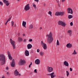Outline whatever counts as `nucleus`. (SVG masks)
<instances>
[{"label": "nucleus", "instance_id": "nucleus-1", "mask_svg": "<svg viewBox=\"0 0 78 78\" xmlns=\"http://www.w3.org/2000/svg\"><path fill=\"white\" fill-rule=\"evenodd\" d=\"M6 61V58L5 55L3 54H0V64L1 66H3L5 64Z\"/></svg>", "mask_w": 78, "mask_h": 78}, {"label": "nucleus", "instance_id": "nucleus-2", "mask_svg": "<svg viewBox=\"0 0 78 78\" xmlns=\"http://www.w3.org/2000/svg\"><path fill=\"white\" fill-rule=\"evenodd\" d=\"M46 36L48 37L47 39V41L49 44H50V43H51L52 42V41H53V38H52V36H51V33H50L49 35H47Z\"/></svg>", "mask_w": 78, "mask_h": 78}, {"label": "nucleus", "instance_id": "nucleus-3", "mask_svg": "<svg viewBox=\"0 0 78 78\" xmlns=\"http://www.w3.org/2000/svg\"><path fill=\"white\" fill-rule=\"evenodd\" d=\"M10 42L12 45V46L13 47V49H15L16 48V45H15V41H12V39H10Z\"/></svg>", "mask_w": 78, "mask_h": 78}, {"label": "nucleus", "instance_id": "nucleus-4", "mask_svg": "<svg viewBox=\"0 0 78 78\" xmlns=\"http://www.w3.org/2000/svg\"><path fill=\"white\" fill-rule=\"evenodd\" d=\"M25 63V61L24 60L21 59L19 62L20 66H23Z\"/></svg>", "mask_w": 78, "mask_h": 78}, {"label": "nucleus", "instance_id": "nucleus-5", "mask_svg": "<svg viewBox=\"0 0 78 78\" xmlns=\"http://www.w3.org/2000/svg\"><path fill=\"white\" fill-rule=\"evenodd\" d=\"M58 25H62V26H63V27H66V23L61 21H58Z\"/></svg>", "mask_w": 78, "mask_h": 78}, {"label": "nucleus", "instance_id": "nucleus-6", "mask_svg": "<svg viewBox=\"0 0 78 78\" xmlns=\"http://www.w3.org/2000/svg\"><path fill=\"white\" fill-rule=\"evenodd\" d=\"M64 14V12H57L55 13V16H63Z\"/></svg>", "mask_w": 78, "mask_h": 78}, {"label": "nucleus", "instance_id": "nucleus-7", "mask_svg": "<svg viewBox=\"0 0 78 78\" xmlns=\"http://www.w3.org/2000/svg\"><path fill=\"white\" fill-rule=\"evenodd\" d=\"M41 44L42 47L44 48V50H45L47 48V44L44 43L42 41H41Z\"/></svg>", "mask_w": 78, "mask_h": 78}, {"label": "nucleus", "instance_id": "nucleus-8", "mask_svg": "<svg viewBox=\"0 0 78 78\" xmlns=\"http://www.w3.org/2000/svg\"><path fill=\"white\" fill-rule=\"evenodd\" d=\"M67 11L68 13L69 14H73V11L72 9L70 8H68L67 9Z\"/></svg>", "mask_w": 78, "mask_h": 78}, {"label": "nucleus", "instance_id": "nucleus-9", "mask_svg": "<svg viewBox=\"0 0 78 78\" xmlns=\"http://www.w3.org/2000/svg\"><path fill=\"white\" fill-rule=\"evenodd\" d=\"M14 74L15 76H18V75H19V76H20V75H21V74H20L19 73V72L17 71V69H16L14 71Z\"/></svg>", "mask_w": 78, "mask_h": 78}, {"label": "nucleus", "instance_id": "nucleus-10", "mask_svg": "<svg viewBox=\"0 0 78 78\" xmlns=\"http://www.w3.org/2000/svg\"><path fill=\"white\" fill-rule=\"evenodd\" d=\"M24 9L25 11H28L30 9V6H29V4H28L25 6Z\"/></svg>", "mask_w": 78, "mask_h": 78}, {"label": "nucleus", "instance_id": "nucleus-11", "mask_svg": "<svg viewBox=\"0 0 78 78\" xmlns=\"http://www.w3.org/2000/svg\"><path fill=\"white\" fill-rule=\"evenodd\" d=\"M11 67H15V62H14V60L12 59V60L11 63Z\"/></svg>", "mask_w": 78, "mask_h": 78}, {"label": "nucleus", "instance_id": "nucleus-12", "mask_svg": "<svg viewBox=\"0 0 78 78\" xmlns=\"http://www.w3.org/2000/svg\"><path fill=\"white\" fill-rule=\"evenodd\" d=\"M3 2L5 3V4L6 6H9V1H7L6 0H3Z\"/></svg>", "mask_w": 78, "mask_h": 78}, {"label": "nucleus", "instance_id": "nucleus-13", "mask_svg": "<svg viewBox=\"0 0 78 78\" xmlns=\"http://www.w3.org/2000/svg\"><path fill=\"white\" fill-rule=\"evenodd\" d=\"M48 72L49 73L53 71V68H51V67H49L47 69Z\"/></svg>", "mask_w": 78, "mask_h": 78}, {"label": "nucleus", "instance_id": "nucleus-14", "mask_svg": "<svg viewBox=\"0 0 78 78\" xmlns=\"http://www.w3.org/2000/svg\"><path fill=\"white\" fill-rule=\"evenodd\" d=\"M41 62V61L39 59H37L35 62V63L36 64H37L38 65H39V64H40V62Z\"/></svg>", "mask_w": 78, "mask_h": 78}, {"label": "nucleus", "instance_id": "nucleus-15", "mask_svg": "<svg viewBox=\"0 0 78 78\" xmlns=\"http://www.w3.org/2000/svg\"><path fill=\"white\" fill-rule=\"evenodd\" d=\"M55 75V73L53 72L50 74V76H51V78H54L56 76Z\"/></svg>", "mask_w": 78, "mask_h": 78}, {"label": "nucleus", "instance_id": "nucleus-16", "mask_svg": "<svg viewBox=\"0 0 78 78\" xmlns=\"http://www.w3.org/2000/svg\"><path fill=\"white\" fill-rule=\"evenodd\" d=\"M66 47L67 48H72V44H70V43H68L66 45Z\"/></svg>", "mask_w": 78, "mask_h": 78}, {"label": "nucleus", "instance_id": "nucleus-17", "mask_svg": "<svg viewBox=\"0 0 78 78\" xmlns=\"http://www.w3.org/2000/svg\"><path fill=\"white\" fill-rule=\"evenodd\" d=\"M27 47L28 49H30L31 48H32V45L30 44H28L27 45Z\"/></svg>", "mask_w": 78, "mask_h": 78}, {"label": "nucleus", "instance_id": "nucleus-18", "mask_svg": "<svg viewBox=\"0 0 78 78\" xmlns=\"http://www.w3.org/2000/svg\"><path fill=\"white\" fill-rule=\"evenodd\" d=\"M25 55L27 56H29V52L28 50H26L25 51Z\"/></svg>", "mask_w": 78, "mask_h": 78}, {"label": "nucleus", "instance_id": "nucleus-19", "mask_svg": "<svg viewBox=\"0 0 78 78\" xmlns=\"http://www.w3.org/2000/svg\"><path fill=\"white\" fill-rule=\"evenodd\" d=\"M64 65H65L66 66L68 67L69 66V63L66 61H65L64 63Z\"/></svg>", "mask_w": 78, "mask_h": 78}, {"label": "nucleus", "instance_id": "nucleus-20", "mask_svg": "<svg viewBox=\"0 0 78 78\" xmlns=\"http://www.w3.org/2000/svg\"><path fill=\"white\" fill-rule=\"evenodd\" d=\"M26 22H25L24 21H23L22 25L24 27H25V26H26Z\"/></svg>", "mask_w": 78, "mask_h": 78}, {"label": "nucleus", "instance_id": "nucleus-21", "mask_svg": "<svg viewBox=\"0 0 78 78\" xmlns=\"http://www.w3.org/2000/svg\"><path fill=\"white\" fill-rule=\"evenodd\" d=\"M33 25L32 24H30L29 27V29H33Z\"/></svg>", "mask_w": 78, "mask_h": 78}, {"label": "nucleus", "instance_id": "nucleus-22", "mask_svg": "<svg viewBox=\"0 0 78 78\" xmlns=\"http://www.w3.org/2000/svg\"><path fill=\"white\" fill-rule=\"evenodd\" d=\"M71 33H72V30H69L68 31V34H69L70 36L71 35V34H72Z\"/></svg>", "mask_w": 78, "mask_h": 78}, {"label": "nucleus", "instance_id": "nucleus-23", "mask_svg": "<svg viewBox=\"0 0 78 78\" xmlns=\"http://www.w3.org/2000/svg\"><path fill=\"white\" fill-rule=\"evenodd\" d=\"M18 41L19 42H22V39L20 37H18Z\"/></svg>", "mask_w": 78, "mask_h": 78}, {"label": "nucleus", "instance_id": "nucleus-24", "mask_svg": "<svg viewBox=\"0 0 78 78\" xmlns=\"http://www.w3.org/2000/svg\"><path fill=\"white\" fill-rule=\"evenodd\" d=\"M68 17L69 19H72V18L73 17V16H72L71 15H69Z\"/></svg>", "mask_w": 78, "mask_h": 78}, {"label": "nucleus", "instance_id": "nucleus-25", "mask_svg": "<svg viewBox=\"0 0 78 78\" xmlns=\"http://www.w3.org/2000/svg\"><path fill=\"white\" fill-rule=\"evenodd\" d=\"M40 55H41V56H43L44 55V52H40Z\"/></svg>", "mask_w": 78, "mask_h": 78}, {"label": "nucleus", "instance_id": "nucleus-26", "mask_svg": "<svg viewBox=\"0 0 78 78\" xmlns=\"http://www.w3.org/2000/svg\"><path fill=\"white\" fill-rule=\"evenodd\" d=\"M11 23L12 24V27H13L14 26V21H12L11 22Z\"/></svg>", "mask_w": 78, "mask_h": 78}, {"label": "nucleus", "instance_id": "nucleus-27", "mask_svg": "<svg viewBox=\"0 0 78 78\" xmlns=\"http://www.w3.org/2000/svg\"><path fill=\"white\" fill-rule=\"evenodd\" d=\"M9 58V59H10V60H12V57H11V56H8Z\"/></svg>", "mask_w": 78, "mask_h": 78}, {"label": "nucleus", "instance_id": "nucleus-28", "mask_svg": "<svg viewBox=\"0 0 78 78\" xmlns=\"http://www.w3.org/2000/svg\"><path fill=\"white\" fill-rule=\"evenodd\" d=\"M76 52L75 51V50H74L73 53L72 54L73 55H76Z\"/></svg>", "mask_w": 78, "mask_h": 78}, {"label": "nucleus", "instance_id": "nucleus-29", "mask_svg": "<svg viewBox=\"0 0 78 78\" xmlns=\"http://www.w3.org/2000/svg\"><path fill=\"white\" fill-rule=\"evenodd\" d=\"M67 76H68L69 75V72L68 71H66Z\"/></svg>", "mask_w": 78, "mask_h": 78}, {"label": "nucleus", "instance_id": "nucleus-30", "mask_svg": "<svg viewBox=\"0 0 78 78\" xmlns=\"http://www.w3.org/2000/svg\"><path fill=\"white\" fill-rule=\"evenodd\" d=\"M57 45H59V41H58V40H57Z\"/></svg>", "mask_w": 78, "mask_h": 78}, {"label": "nucleus", "instance_id": "nucleus-31", "mask_svg": "<svg viewBox=\"0 0 78 78\" xmlns=\"http://www.w3.org/2000/svg\"><path fill=\"white\" fill-rule=\"evenodd\" d=\"M7 53L8 56H11V54H10V52H9L8 51Z\"/></svg>", "mask_w": 78, "mask_h": 78}, {"label": "nucleus", "instance_id": "nucleus-32", "mask_svg": "<svg viewBox=\"0 0 78 78\" xmlns=\"http://www.w3.org/2000/svg\"><path fill=\"white\" fill-rule=\"evenodd\" d=\"M48 14L51 16V11H49L48 12Z\"/></svg>", "mask_w": 78, "mask_h": 78}, {"label": "nucleus", "instance_id": "nucleus-33", "mask_svg": "<svg viewBox=\"0 0 78 78\" xmlns=\"http://www.w3.org/2000/svg\"><path fill=\"white\" fill-rule=\"evenodd\" d=\"M11 18L10 17L9 18V19L7 21V22H9V21H10L11 20Z\"/></svg>", "mask_w": 78, "mask_h": 78}, {"label": "nucleus", "instance_id": "nucleus-34", "mask_svg": "<svg viewBox=\"0 0 78 78\" xmlns=\"http://www.w3.org/2000/svg\"><path fill=\"white\" fill-rule=\"evenodd\" d=\"M71 26H73V23L72 22H71L70 23Z\"/></svg>", "mask_w": 78, "mask_h": 78}, {"label": "nucleus", "instance_id": "nucleus-35", "mask_svg": "<svg viewBox=\"0 0 78 78\" xmlns=\"http://www.w3.org/2000/svg\"><path fill=\"white\" fill-rule=\"evenodd\" d=\"M34 73H37V70H36V69H35L34 70Z\"/></svg>", "mask_w": 78, "mask_h": 78}, {"label": "nucleus", "instance_id": "nucleus-36", "mask_svg": "<svg viewBox=\"0 0 78 78\" xmlns=\"http://www.w3.org/2000/svg\"><path fill=\"white\" fill-rule=\"evenodd\" d=\"M0 5H3V3L2 2H1L0 1Z\"/></svg>", "mask_w": 78, "mask_h": 78}, {"label": "nucleus", "instance_id": "nucleus-37", "mask_svg": "<svg viewBox=\"0 0 78 78\" xmlns=\"http://www.w3.org/2000/svg\"><path fill=\"white\" fill-rule=\"evenodd\" d=\"M32 41H33L32 39H30L29 40V42H32Z\"/></svg>", "mask_w": 78, "mask_h": 78}, {"label": "nucleus", "instance_id": "nucleus-38", "mask_svg": "<svg viewBox=\"0 0 78 78\" xmlns=\"http://www.w3.org/2000/svg\"><path fill=\"white\" fill-rule=\"evenodd\" d=\"M57 3H58V5H59V1H57Z\"/></svg>", "mask_w": 78, "mask_h": 78}, {"label": "nucleus", "instance_id": "nucleus-39", "mask_svg": "<svg viewBox=\"0 0 78 78\" xmlns=\"http://www.w3.org/2000/svg\"><path fill=\"white\" fill-rule=\"evenodd\" d=\"M39 51H40V50H39V49H37V53H39Z\"/></svg>", "mask_w": 78, "mask_h": 78}, {"label": "nucleus", "instance_id": "nucleus-40", "mask_svg": "<svg viewBox=\"0 0 78 78\" xmlns=\"http://www.w3.org/2000/svg\"><path fill=\"white\" fill-rule=\"evenodd\" d=\"M70 72H72V68H70Z\"/></svg>", "mask_w": 78, "mask_h": 78}, {"label": "nucleus", "instance_id": "nucleus-41", "mask_svg": "<svg viewBox=\"0 0 78 78\" xmlns=\"http://www.w3.org/2000/svg\"><path fill=\"white\" fill-rule=\"evenodd\" d=\"M6 74L7 75H9V72H7V73H6Z\"/></svg>", "mask_w": 78, "mask_h": 78}, {"label": "nucleus", "instance_id": "nucleus-42", "mask_svg": "<svg viewBox=\"0 0 78 78\" xmlns=\"http://www.w3.org/2000/svg\"><path fill=\"white\" fill-rule=\"evenodd\" d=\"M65 0H62V2H65Z\"/></svg>", "mask_w": 78, "mask_h": 78}, {"label": "nucleus", "instance_id": "nucleus-43", "mask_svg": "<svg viewBox=\"0 0 78 78\" xmlns=\"http://www.w3.org/2000/svg\"><path fill=\"white\" fill-rule=\"evenodd\" d=\"M35 1L37 2H39V0H35Z\"/></svg>", "mask_w": 78, "mask_h": 78}, {"label": "nucleus", "instance_id": "nucleus-44", "mask_svg": "<svg viewBox=\"0 0 78 78\" xmlns=\"http://www.w3.org/2000/svg\"><path fill=\"white\" fill-rule=\"evenodd\" d=\"M33 6L34 7V8H35V7H36V5H33Z\"/></svg>", "mask_w": 78, "mask_h": 78}, {"label": "nucleus", "instance_id": "nucleus-45", "mask_svg": "<svg viewBox=\"0 0 78 78\" xmlns=\"http://www.w3.org/2000/svg\"><path fill=\"white\" fill-rule=\"evenodd\" d=\"M26 41H27V40H26V39H24V42H26Z\"/></svg>", "mask_w": 78, "mask_h": 78}, {"label": "nucleus", "instance_id": "nucleus-46", "mask_svg": "<svg viewBox=\"0 0 78 78\" xmlns=\"http://www.w3.org/2000/svg\"><path fill=\"white\" fill-rule=\"evenodd\" d=\"M8 22L7 21V22L5 23V25H7V23H8Z\"/></svg>", "mask_w": 78, "mask_h": 78}, {"label": "nucleus", "instance_id": "nucleus-47", "mask_svg": "<svg viewBox=\"0 0 78 78\" xmlns=\"http://www.w3.org/2000/svg\"><path fill=\"white\" fill-rule=\"evenodd\" d=\"M31 65H32V62H31L30 64L29 65L31 66Z\"/></svg>", "mask_w": 78, "mask_h": 78}, {"label": "nucleus", "instance_id": "nucleus-48", "mask_svg": "<svg viewBox=\"0 0 78 78\" xmlns=\"http://www.w3.org/2000/svg\"><path fill=\"white\" fill-rule=\"evenodd\" d=\"M9 68H8V67H7L6 68V70H8Z\"/></svg>", "mask_w": 78, "mask_h": 78}, {"label": "nucleus", "instance_id": "nucleus-49", "mask_svg": "<svg viewBox=\"0 0 78 78\" xmlns=\"http://www.w3.org/2000/svg\"><path fill=\"white\" fill-rule=\"evenodd\" d=\"M42 30V27H41V28H40V30Z\"/></svg>", "mask_w": 78, "mask_h": 78}, {"label": "nucleus", "instance_id": "nucleus-50", "mask_svg": "<svg viewBox=\"0 0 78 78\" xmlns=\"http://www.w3.org/2000/svg\"><path fill=\"white\" fill-rule=\"evenodd\" d=\"M29 67L30 68V67H31V66L29 65Z\"/></svg>", "mask_w": 78, "mask_h": 78}, {"label": "nucleus", "instance_id": "nucleus-51", "mask_svg": "<svg viewBox=\"0 0 78 78\" xmlns=\"http://www.w3.org/2000/svg\"><path fill=\"white\" fill-rule=\"evenodd\" d=\"M15 27H16V24H14Z\"/></svg>", "mask_w": 78, "mask_h": 78}, {"label": "nucleus", "instance_id": "nucleus-52", "mask_svg": "<svg viewBox=\"0 0 78 78\" xmlns=\"http://www.w3.org/2000/svg\"><path fill=\"white\" fill-rule=\"evenodd\" d=\"M47 75L48 76L50 75V74H48Z\"/></svg>", "mask_w": 78, "mask_h": 78}, {"label": "nucleus", "instance_id": "nucleus-53", "mask_svg": "<svg viewBox=\"0 0 78 78\" xmlns=\"http://www.w3.org/2000/svg\"><path fill=\"white\" fill-rule=\"evenodd\" d=\"M2 78H5V77L3 76L2 77Z\"/></svg>", "mask_w": 78, "mask_h": 78}, {"label": "nucleus", "instance_id": "nucleus-54", "mask_svg": "<svg viewBox=\"0 0 78 78\" xmlns=\"http://www.w3.org/2000/svg\"><path fill=\"white\" fill-rule=\"evenodd\" d=\"M23 36H25V34H23Z\"/></svg>", "mask_w": 78, "mask_h": 78}, {"label": "nucleus", "instance_id": "nucleus-55", "mask_svg": "<svg viewBox=\"0 0 78 78\" xmlns=\"http://www.w3.org/2000/svg\"><path fill=\"white\" fill-rule=\"evenodd\" d=\"M20 0H17V1L19 2Z\"/></svg>", "mask_w": 78, "mask_h": 78}]
</instances>
